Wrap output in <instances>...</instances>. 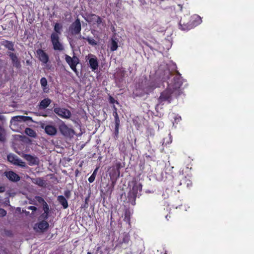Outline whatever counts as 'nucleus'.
<instances>
[{
    "mask_svg": "<svg viewBox=\"0 0 254 254\" xmlns=\"http://www.w3.org/2000/svg\"><path fill=\"white\" fill-rule=\"evenodd\" d=\"M165 80H166L168 86L166 90L161 92L158 99L156 107L163 105L165 102L170 103L173 95L178 96L181 94L180 88L182 84V81L179 73L175 75L167 70L164 77V81Z\"/></svg>",
    "mask_w": 254,
    "mask_h": 254,
    "instance_id": "nucleus-1",
    "label": "nucleus"
},
{
    "mask_svg": "<svg viewBox=\"0 0 254 254\" xmlns=\"http://www.w3.org/2000/svg\"><path fill=\"white\" fill-rule=\"evenodd\" d=\"M81 30V24L80 20L77 18L74 22H73L68 28V32L71 35H78L80 34Z\"/></svg>",
    "mask_w": 254,
    "mask_h": 254,
    "instance_id": "nucleus-2",
    "label": "nucleus"
},
{
    "mask_svg": "<svg viewBox=\"0 0 254 254\" xmlns=\"http://www.w3.org/2000/svg\"><path fill=\"white\" fill-rule=\"evenodd\" d=\"M50 39L53 48L55 51L62 52L64 50V46L61 41L59 36L53 35V36H50Z\"/></svg>",
    "mask_w": 254,
    "mask_h": 254,
    "instance_id": "nucleus-3",
    "label": "nucleus"
},
{
    "mask_svg": "<svg viewBox=\"0 0 254 254\" xmlns=\"http://www.w3.org/2000/svg\"><path fill=\"white\" fill-rule=\"evenodd\" d=\"M59 129L61 133L65 137H70L74 134V130L68 127L62 121L59 126Z\"/></svg>",
    "mask_w": 254,
    "mask_h": 254,
    "instance_id": "nucleus-4",
    "label": "nucleus"
},
{
    "mask_svg": "<svg viewBox=\"0 0 254 254\" xmlns=\"http://www.w3.org/2000/svg\"><path fill=\"white\" fill-rule=\"evenodd\" d=\"M54 112L63 119H68L71 116V112L65 108L55 107Z\"/></svg>",
    "mask_w": 254,
    "mask_h": 254,
    "instance_id": "nucleus-5",
    "label": "nucleus"
},
{
    "mask_svg": "<svg viewBox=\"0 0 254 254\" xmlns=\"http://www.w3.org/2000/svg\"><path fill=\"white\" fill-rule=\"evenodd\" d=\"M7 160L9 162L14 165L20 166L22 168L26 167V164L21 159H19L18 156L13 154H10L7 155Z\"/></svg>",
    "mask_w": 254,
    "mask_h": 254,
    "instance_id": "nucleus-6",
    "label": "nucleus"
},
{
    "mask_svg": "<svg viewBox=\"0 0 254 254\" xmlns=\"http://www.w3.org/2000/svg\"><path fill=\"white\" fill-rule=\"evenodd\" d=\"M32 121V118L28 116H17L12 118L10 120L11 126H17L18 123L20 122H26Z\"/></svg>",
    "mask_w": 254,
    "mask_h": 254,
    "instance_id": "nucleus-7",
    "label": "nucleus"
},
{
    "mask_svg": "<svg viewBox=\"0 0 254 254\" xmlns=\"http://www.w3.org/2000/svg\"><path fill=\"white\" fill-rule=\"evenodd\" d=\"M41 127L44 129L45 132L50 136H55L57 133L58 130L55 126L43 124L41 126Z\"/></svg>",
    "mask_w": 254,
    "mask_h": 254,
    "instance_id": "nucleus-8",
    "label": "nucleus"
},
{
    "mask_svg": "<svg viewBox=\"0 0 254 254\" xmlns=\"http://www.w3.org/2000/svg\"><path fill=\"white\" fill-rule=\"evenodd\" d=\"M89 59V63L90 68L92 71H94L98 69L99 66V63L96 57L92 54H89L88 55Z\"/></svg>",
    "mask_w": 254,
    "mask_h": 254,
    "instance_id": "nucleus-9",
    "label": "nucleus"
},
{
    "mask_svg": "<svg viewBox=\"0 0 254 254\" xmlns=\"http://www.w3.org/2000/svg\"><path fill=\"white\" fill-rule=\"evenodd\" d=\"M7 55L10 57L13 66L18 69H20L21 67V65L16 55L10 52H7Z\"/></svg>",
    "mask_w": 254,
    "mask_h": 254,
    "instance_id": "nucleus-10",
    "label": "nucleus"
},
{
    "mask_svg": "<svg viewBox=\"0 0 254 254\" xmlns=\"http://www.w3.org/2000/svg\"><path fill=\"white\" fill-rule=\"evenodd\" d=\"M49 223H35L33 226V229L37 233H44L49 228Z\"/></svg>",
    "mask_w": 254,
    "mask_h": 254,
    "instance_id": "nucleus-11",
    "label": "nucleus"
},
{
    "mask_svg": "<svg viewBox=\"0 0 254 254\" xmlns=\"http://www.w3.org/2000/svg\"><path fill=\"white\" fill-rule=\"evenodd\" d=\"M64 56L65 60L70 67L77 65L79 63V59L75 55L72 58L66 54Z\"/></svg>",
    "mask_w": 254,
    "mask_h": 254,
    "instance_id": "nucleus-12",
    "label": "nucleus"
},
{
    "mask_svg": "<svg viewBox=\"0 0 254 254\" xmlns=\"http://www.w3.org/2000/svg\"><path fill=\"white\" fill-rule=\"evenodd\" d=\"M36 54L38 56L39 60L43 64H47L49 60L48 55L42 49H38L36 51Z\"/></svg>",
    "mask_w": 254,
    "mask_h": 254,
    "instance_id": "nucleus-13",
    "label": "nucleus"
},
{
    "mask_svg": "<svg viewBox=\"0 0 254 254\" xmlns=\"http://www.w3.org/2000/svg\"><path fill=\"white\" fill-rule=\"evenodd\" d=\"M4 175L11 182H17L20 180V177L12 171L5 172Z\"/></svg>",
    "mask_w": 254,
    "mask_h": 254,
    "instance_id": "nucleus-14",
    "label": "nucleus"
},
{
    "mask_svg": "<svg viewBox=\"0 0 254 254\" xmlns=\"http://www.w3.org/2000/svg\"><path fill=\"white\" fill-rule=\"evenodd\" d=\"M113 116L115 117V135L116 138L118 137L119 134V126H120V119L119 117V116L118 115V113L117 112V109H115V111L113 112Z\"/></svg>",
    "mask_w": 254,
    "mask_h": 254,
    "instance_id": "nucleus-15",
    "label": "nucleus"
},
{
    "mask_svg": "<svg viewBox=\"0 0 254 254\" xmlns=\"http://www.w3.org/2000/svg\"><path fill=\"white\" fill-rule=\"evenodd\" d=\"M142 185L140 183H135L133 185L132 189L129 191L133 193L137 197L141 195L140 192L142 190Z\"/></svg>",
    "mask_w": 254,
    "mask_h": 254,
    "instance_id": "nucleus-16",
    "label": "nucleus"
},
{
    "mask_svg": "<svg viewBox=\"0 0 254 254\" xmlns=\"http://www.w3.org/2000/svg\"><path fill=\"white\" fill-rule=\"evenodd\" d=\"M52 100L48 98H45L42 100L39 104V109L40 110H44L48 107L51 103Z\"/></svg>",
    "mask_w": 254,
    "mask_h": 254,
    "instance_id": "nucleus-17",
    "label": "nucleus"
},
{
    "mask_svg": "<svg viewBox=\"0 0 254 254\" xmlns=\"http://www.w3.org/2000/svg\"><path fill=\"white\" fill-rule=\"evenodd\" d=\"M33 183L40 187H45L46 186V181L42 178H36L31 179Z\"/></svg>",
    "mask_w": 254,
    "mask_h": 254,
    "instance_id": "nucleus-18",
    "label": "nucleus"
},
{
    "mask_svg": "<svg viewBox=\"0 0 254 254\" xmlns=\"http://www.w3.org/2000/svg\"><path fill=\"white\" fill-rule=\"evenodd\" d=\"M62 29L63 26L59 23H56L54 26V32L51 34V36L55 35L56 36H58L60 37V36L62 34Z\"/></svg>",
    "mask_w": 254,
    "mask_h": 254,
    "instance_id": "nucleus-19",
    "label": "nucleus"
},
{
    "mask_svg": "<svg viewBox=\"0 0 254 254\" xmlns=\"http://www.w3.org/2000/svg\"><path fill=\"white\" fill-rule=\"evenodd\" d=\"M25 159L30 163V165H36L39 163V160L38 158L33 156L31 155H25Z\"/></svg>",
    "mask_w": 254,
    "mask_h": 254,
    "instance_id": "nucleus-20",
    "label": "nucleus"
},
{
    "mask_svg": "<svg viewBox=\"0 0 254 254\" xmlns=\"http://www.w3.org/2000/svg\"><path fill=\"white\" fill-rule=\"evenodd\" d=\"M57 200L62 205L64 209H66L68 207L67 201L65 197L63 195H59L57 197Z\"/></svg>",
    "mask_w": 254,
    "mask_h": 254,
    "instance_id": "nucleus-21",
    "label": "nucleus"
},
{
    "mask_svg": "<svg viewBox=\"0 0 254 254\" xmlns=\"http://www.w3.org/2000/svg\"><path fill=\"white\" fill-rule=\"evenodd\" d=\"M1 45L11 51H14L15 50L14 44L11 41L4 40L1 42Z\"/></svg>",
    "mask_w": 254,
    "mask_h": 254,
    "instance_id": "nucleus-22",
    "label": "nucleus"
},
{
    "mask_svg": "<svg viewBox=\"0 0 254 254\" xmlns=\"http://www.w3.org/2000/svg\"><path fill=\"white\" fill-rule=\"evenodd\" d=\"M118 39L115 38H112L110 43V50L111 51H116L118 48Z\"/></svg>",
    "mask_w": 254,
    "mask_h": 254,
    "instance_id": "nucleus-23",
    "label": "nucleus"
},
{
    "mask_svg": "<svg viewBox=\"0 0 254 254\" xmlns=\"http://www.w3.org/2000/svg\"><path fill=\"white\" fill-rule=\"evenodd\" d=\"M137 196H136L133 192L129 191L127 194L128 201L132 205H135V200Z\"/></svg>",
    "mask_w": 254,
    "mask_h": 254,
    "instance_id": "nucleus-24",
    "label": "nucleus"
},
{
    "mask_svg": "<svg viewBox=\"0 0 254 254\" xmlns=\"http://www.w3.org/2000/svg\"><path fill=\"white\" fill-rule=\"evenodd\" d=\"M99 17V16L96 15L95 14L91 13L88 14L87 16V18H85V19L89 23H93V24H95L97 19V17Z\"/></svg>",
    "mask_w": 254,
    "mask_h": 254,
    "instance_id": "nucleus-25",
    "label": "nucleus"
},
{
    "mask_svg": "<svg viewBox=\"0 0 254 254\" xmlns=\"http://www.w3.org/2000/svg\"><path fill=\"white\" fill-rule=\"evenodd\" d=\"M25 133L30 137H35L36 136V133L31 128H26L25 129Z\"/></svg>",
    "mask_w": 254,
    "mask_h": 254,
    "instance_id": "nucleus-26",
    "label": "nucleus"
},
{
    "mask_svg": "<svg viewBox=\"0 0 254 254\" xmlns=\"http://www.w3.org/2000/svg\"><path fill=\"white\" fill-rule=\"evenodd\" d=\"M40 83L41 85V86L43 88V91L45 92H47V79L45 77H42L40 79Z\"/></svg>",
    "mask_w": 254,
    "mask_h": 254,
    "instance_id": "nucleus-27",
    "label": "nucleus"
},
{
    "mask_svg": "<svg viewBox=\"0 0 254 254\" xmlns=\"http://www.w3.org/2000/svg\"><path fill=\"white\" fill-rule=\"evenodd\" d=\"M130 241V235L128 233H124L123 234V243L128 244Z\"/></svg>",
    "mask_w": 254,
    "mask_h": 254,
    "instance_id": "nucleus-28",
    "label": "nucleus"
},
{
    "mask_svg": "<svg viewBox=\"0 0 254 254\" xmlns=\"http://www.w3.org/2000/svg\"><path fill=\"white\" fill-rule=\"evenodd\" d=\"M49 213V212H44L43 213L41 214L40 216V219L42 220V221L41 222H47L46 221H45V220L48 218Z\"/></svg>",
    "mask_w": 254,
    "mask_h": 254,
    "instance_id": "nucleus-29",
    "label": "nucleus"
},
{
    "mask_svg": "<svg viewBox=\"0 0 254 254\" xmlns=\"http://www.w3.org/2000/svg\"><path fill=\"white\" fill-rule=\"evenodd\" d=\"M86 40L88 42L89 44L92 46H95L97 45V42L93 38L90 37H86Z\"/></svg>",
    "mask_w": 254,
    "mask_h": 254,
    "instance_id": "nucleus-30",
    "label": "nucleus"
},
{
    "mask_svg": "<svg viewBox=\"0 0 254 254\" xmlns=\"http://www.w3.org/2000/svg\"><path fill=\"white\" fill-rule=\"evenodd\" d=\"M124 221L126 222H129L130 221V213L129 211H126L124 214Z\"/></svg>",
    "mask_w": 254,
    "mask_h": 254,
    "instance_id": "nucleus-31",
    "label": "nucleus"
},
{
    "mask_svg": "<svg viewBox=\"0 0 254 254\" xmlns=\"http://www.w3.org/2000/svg\"><path fill=\"white\" fill-rule=\"evenodd\" d=\"M90 198V194H88V196L86 197L85 199L84 202L81 205V208H87L89 206L88 202L89 201Z\"/></svg>",
    "mask_w": 254,
    "mask_h": 254,
    "instance_id": "nucleus-32",
    "label": "nucleus"
},
{
    "mask_svg": "<svg viewBox=\"0 0 254 254\" xmlns=\"http://www.w3.org/2000/svg\"><path fill=\"white\" fill-rule=\"evenodd\" d=\"M34 199L40 204L42 205L45 203L46 202L44 199L43 197L40 196L36 195L34 197Z\"/></svg>",
    "mask_w": 254,
    "mask_h": 254,
    "instance_id": "nucleus-33",
    "label": "nucleus"
},
{
    "mask_svg": "<svg viewBox=\"0 0 254 254\" xmlns=\"http://www.w3.org/2000/svg\"><path fill=\"white\" fill-rule=\"evenodd\" d=\"M96 21L95 24H97L98 27H100L101 25H104L103 20L100 17H96Z\"/></svg>",
    "mask_w": 254,
    "mask_h": 254,
    "instance_id": "nucleus-34",
    "label": "nucleus"
},
{
    "mask_svg": "<svg viewBox=\"0 0 254 254\" xmlns=\"http://www.w3.org/2000/svg\"><path fill=\"white\" fill-rule=\"evenodd\" d=\"M42 208L44 212H50V209L49 205L47 202L44 203L42 205Z\"/></svg>",
    "mask_w": 254,
    "mask_h": 254,
    "instance_id": "nucleus-35",
    "label": "nucleus"
},
{
    "mask_svg": "<svg viewBox=\"0 0 254 254\" xmlns=\"http://www.w3.org/2000/svg\"><path fill=\"white\" fill-rule=\"evenodd\" d=\"M5 140L4 130L0 131V141L4 142Z\"/></svg>",
    "mask_w": 254,
    "mask_h": 254,
    "instance_id": "nucleus-36",
    "label": "nucleus"
},
{
    "mask_svg": "<svg viewBox=\"0 0 254 254\" xmlns=\"http://www.w3.org/2000/svg\"><path fill=\"white\" fill-rule=\"evenodd\" d=\"M27 209L32 210V213H31L32 215H33L34 212L37 210V208L34 206H30L27 207Z\"/></svg>",
    "mask_w": 254,
    "mask_h": 254,
    "instance_id": "nucleus-37",
    "label": "nucleus"
},
{
    "mask_svg": "<svg viewBox=\"0 0 254 254\" xmlns=\"http://www.w3.org/2000/svg\"><path fill=\"white\" fill-rule=\"evenodd\" d=\"M180 28L183 30H189L190 29V27H189L188 25H184L183 26L181 23H180Z\"/></svg>",
    "mask_w": 254,
    "mask_h": 254,
    "instance_id": "nucleus-38",
    "label": "nucleus"
},
{
    "mask_svg": "<svg viewBox=\"0 0 254 254\" xmlns=\"http://www.w3.org/2000/svg\"><path fill=\"white\" fill-rule=\"evenodd\" d=\"M6 211L4 209L0 208V217H4L6 215Z\"/></svg>",
    "mask_w": 254,
    "mask_h": 254,
    "instance_id": "nucleus-39",
    "label": "nucleus"
},
{
    "mask_svg": "<svg viewBox=\"0 0 254 254\" xmlns=\"http://www.w3.org/2000/svg\"><path fill=\"white\" fill-rule=\"evenodd\" d=\"M21 213L24 214L25 216H32L31 213L25 209H22Z\"/></svg>",
    "mask_w": 254,
    "mask_h": 254,
    "instance_id": "nucleus-40",
    "label": "nucleus"
},
{
    "mask_svg": "<svg viewBox=\"0 0 254 254\" xmlns=\"http://www.w3.org/2000/svg\"><path fill=\"white\" fill-rule=\"evenodd\" d=\"M64 194L67 198H69L70 197L71 193L69 190H66L64 191Z\"/></svg>",
    "mask_w": 254,
    "mask_h": 254,
    "instance_id": "nucleus-41",
    "label": "nucleus"
},
{
    "mask_svg": "<svg viewBox=\"0 0 254 254\" xmlns=\"http://www.w3.org/2000/svg\"><path fill=\"white\" fill-rule=\"evenodd\" d=\"M76 65H73V66H71L70 67L71 69L76 74V75L78 74V71L77 70V69H76Z\"/></svg>",
    "mask_w": 254,
    "mask_h": 254,
    "instance_id": "nucleus-42",
    "label": "nucleus"
},
{
    "mask_svg": "<svg viewBox=\"0 0 254 254\" xmlns=\"http://www.w3.org/2000/svg\"><path fill=\"white\" fill-rule=\"evenodd\" d=\"M95 177H94V176L91 175V176L88 178V181L90 183H92L95 180Z\"/></svg>",
    "mask_w": 254,
    "mask_h": 254,
    "instance_id": "nucleus-43",
    "label": "nucleus"
},
{
    "mask_svg": "<svg viewBox=\"0 0 254 254\" xmlns=\"http://www.w3.org/2000/svg\"><path fill=\"white\" fill-rule=\"evenodd\" d=\"M0 121L3 123V122H5V119L4 116L0 115Z\"/></svg>",
    "mask_w": 254,
    "mask_h": 254,
    "instance_id": "nucleus-44",
    "label": "nucleus"
},
{
    "mask_svg": "<svg viewBox=\"0 0 254 254\" xmlns=\"http://www.w3.org/2000/svg\"><path fill=\"white\" fill-rule=\"evenodd\" d=\"M197 18L198 19L197 24H198L201 23L202 22V20L201 19L200 17H199V16H197Z\"/></svg>",
    "mask_w": 254,
    "mask_h": 254,
    "instance_id": "nucleus-45",
    "label": "nucleus"
},
{
    "mask_svg": "<svg viewBox=\"0 0 254 254\" xmlns=\"http://www.w3.org/2000/svg\"><path fill=\"white\" fill-rule=\"evenodd\" d=\"M98 169V168H96L95 169V170L94 171V172H93V174H92V175H93V176H94V177H96Z\"/></svg>",
    "mask_w": 254,
    "mask_h": 254,
    "instance_id": "nucleus-46",
    "label": "nucleus"
},
{
    "mask_svg": "<svg viewBox=\"0 0 254 254\" xmlns=\"http://www.w3.org/2000/svg\"><path fill=\"white\" fill-rule=\"evenodd\" d=\"M5 191V188L3 187H0V192H3Z\"/></svg>",
    "mask_w": 254,
    "mask_h": 254,
    "instance_id": "nucleus-47",
    "label": "nucleus"
},
{
    "mask_svg": "<svg viewBox=\"0 0 254 254\" xmlns=\"http://www.w3.org/2000/svg\"><path fill=\"white\" fill-rule=\"evenodd\" d=\"M79 37H78V39H85V40H86V37H83V36H81V35H80V34H79Z\"/></svg>",
    "mask_w": 254,
    "mask_h": 254,
    "instance_id": "nucleus-48",
    "label": "nucleus"
},
{
    "mask_svg": "<svg viewBox=\"0 0 254 254\" xmlns=\"http://www.w3.org/2000/svg\"><path fill=\"white\" fill-rule=\"evenodd\" d=\"M185 182H186V179L185 178L184 179H183L180 183V185H182L183 184H184Z\"/></svg>",
    "mask_w": 254,
    "mask_h": 254,
    "instance_id": "nucleus-49",
    "label": "nucleus"
},
{
    "mask_svg": "<svg viewBox=\"0 0 254 254\" xmlns=\"http://www.w3.org/2000/svg\"><path fill=\"white\" fill-rule=\"evenodd\" d=\"M26 64H27V65H31V62H30L29 60H27L26 61Z\"/></svg>",
    "mask_w": 254,
    "mask_h": 254,
    "instance_id": "nucleus-50",
    "label": "nucleus"
},
{
    "mask_svg": "<svg viewBox=\"0 0 254 254\" xmlns=\"http://www.w3.org/2000/svg\"><path fill=\"white\" fill-rule=\"evenodd\" d=\"M181 120V117H179V118H176L175 119V120H176V121H180V120Z\"/></svg>",
    "mask_w": 254,
    "mask_h": 254,
    "instance_id": "nucleus-51",
    "label": "nucleus"
},
{
    "mask_svg": "<svg viewBox=\"0 0 254 254\" xmlns=\"http://www.w3.org/2000/svg\"><path fill=\"white\" fill-rule=\"evenodd\" d=\"M143 4L145 2V0H139Z\"/></svg>",
    "mask_w": 254,
    "mask_h": 254,
    "instance_id": "nucleus-52",
    "label": "nucleus"
},
{
    "mask_svg": "<svg viewBox=\"0 0 254 254\" xmlns=\"http://www.w3.org/2000/svg\"><path fill=\"white\" fill-rule=\"evenodd\" d=\"M114 101L115 100L113 99V98H112L111 100V102L112 103H114Z\"/></svg>",
    "mask_w": 254,
    "mask_h": 254,
    "instance_id": "nucleus-53",
    "label": "nucleus"
},
{
    "mask_svg": "<svg viewBox=\"0 0 254 254\" xmlns=\"http://www.w3.org/2000/svg\"><path fill=\"white\" fill-rule=\"evenodd\" d=\"M169 140H170V141H168L167 143H169V142H172V139L171 138V137H169Z\"/></svg>",
    "mask_w": 254,
    "mask_h": 254,
    "instance_id": "nucleus-54",
    "label": "nucleus"
},
{
    "mask_svg": "<svg viewBox=\"0 0 254 254\" xmlns=\"http://www.w3.org/2000/svg\"><path fill=\"white\" fill-rule=\"evenodd\" d=\"M4 130L0 126V131Z\"/></svg>",
    "mask_w": 254,
    "mask_h": 254,
    "instance_id": "nucleus-55",
    "label": "nucleus"
},
{
    "mask_svg": "<svg viewBox=\"0 0 254 254\" xmlns=\"http://www.w3.org/2000/svg\"><path fill=\"white\" fill-rule=\"evenodd\" d=\"M174 169V167H171L170 169H169V171H170V169L171 170H172V169Z\"/></svg>",
    "mask_w": 254,
    "mask_h": 254,
    "instance_id": "nucleus-56",
    "label": "nucleus"
},
{
    "mask_svg": "<svg viewBox=\"0 0 254 254\" xmlns=\"http://www.w3.org/2000/svg\"><path fill=\"white\" fill-rule=\"evenodd\" d=\"M174 169V167H171L170 169H169V171H170V169L171 170H172V169Z\"/></svg>",
    "mask_w": 254,
    "mask_h": 254,
    "instance_id": "nucleus-57",
    "label": "nucleus"
},
{
    "mask_svg": "<svg viewBox=\"0 0 254 254\" xmlns=\"http://www.w3.org/2000/svg\"><path fill=\"white\" fill-rule=\"evenodd\" d=\"M164 140H165V139H164V142H163V144H165V143L166 144H167V143H165V141H164Z\"/></svg>",
    "mask_w": 254,
    "mask_h": 254,
    "instance_id": "nucleus-58",
    "label": "nucleus"
},
{
    "mask_svg": "<svg viewBox=\"0 0 254 254\" xmlns=\"http://www.w3.org/2000/svg\"><path fill=\"white\" fill-rule=\"evenodd\" d=\"M87 254H91L90 252H88Z\"/></svg>",
    "mask_w": 254,
    "mask_h": 254,
    "instance_id": "nucleus-59",
    "label": "nucleus"
},
{
    "mask_svg": "<svg viewBox=\"0 0 254 254\" xmlns=\"http://www.w3.org/2000/svg\"><path fill=\"white\" fill-rule=\"evenodd\" d=\"M168 169H169V168H168V167H167V168H166V171H167V170H168Z\"/></svg>",
    "mask_w": 254,
    "mask_h": 254,
    "instance_id": "nucleus-60",
    "label": "nucleus"
},
{
    "mask_svg": "<svg viewBox=\"0 0 254 254\" xmlns=\"http://www.w3.org/2000/svg\"><path fill=\"white\" fill-rule=\"evenodd\" d=\"M159 87V86H156L154 88H156V87Z\"/></svg>",
    "mask_w": 254,
    "mask_h": 254,
    "instance_id": "nucleus-61",
    "label": "nucleus"
},
{
    "mask_svg": "<svg viewBox=\"0 0 254 254\" xmlns=\"http://www.w3.org/2000/svg\"><path fill=\"white\" fill-rule=\"evenodd\" d=\"M30 204H33V203L32 202H30ZM34 204H36L35 203H34Z\"/></svg>",
    "mask_w": 254,
    "mask_h": 254,
    "instance_id": "nucleus-62",
    "label": "nucleus"
},
{
    "mask_svg": "<svg viewBox=\"0 0 254 254\" xmlns=\"http://www.w3.org/2000/svg\"><path fill=\"white\" fill-rule=\"evenodd\" d=\"M187 187L189 186V183L187 184Z\"/></svg>",
    "mask_w": 254,
    "mask_h": 254,
    "instance_id": "nucleus-63",
    "label": "nucleus"
},
{
    "mask_svg": "<svg viewBox=\"0 0 254 254\" xmlns=\"http://www.w3.org/2000/svg\"><path fill=\"white\" fill-rule=\"evenodd\" d=\"M164 254H167L166 253H165Z\"/></svg>",
    "mask_w": 254,
    "mask_h": 254,
    "instance_id": "nucleus-64",
    "label": "nucleus"
}]
</instances>
